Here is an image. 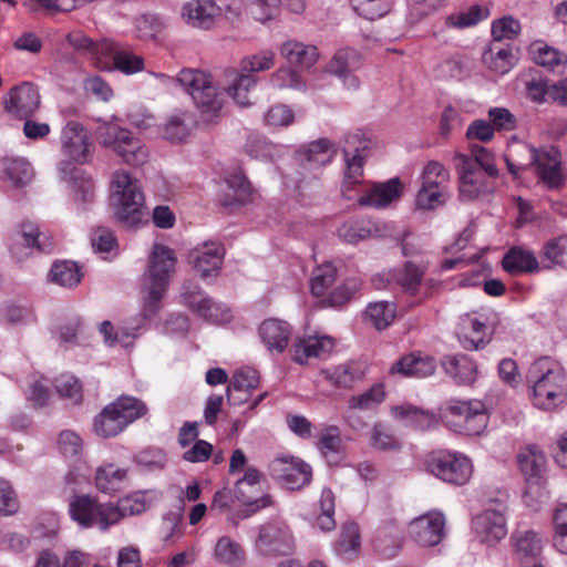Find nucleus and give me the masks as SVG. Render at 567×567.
Listing matches in <instances>:
<instances>
[{
	"mask_svg": "<svg viewBox=\"0 0 567 567\" xmlns=\"http://www.w3.org/2000/svg\"><path fill=\"white\" fill-rule=\"evenodd\" d=\"M534 406L554 411L567 402V373L549 358L536 360L527 373Z\"/></svg>",
	"mask_w": 567,
	"mask_h": 567,
	"instance_id": "nucleus-1",
	"label": "nucleus"
},
{
	"mask_svg": "<svg viewBox=\"0 0 567 567\" xmlns=\"http://www.w3.org/2000/svg\"><path fill=\"white\" fill-rule=\"evenodd\" d=\"M110 204L116 219L125 226L140 227L147 223L148 213L142 185L124 169L113 174Z\"/></svg>",
	"mask_w": 567,
	"mask_h": 567,
	"instance_id": "nucleus-2",
	"label": "nucleus"
},
{
	"mask_svg": "<svg viewBox=\"0 0 567 567\" xmlns=\"http://www.w3.org/2000/svg\"><path fill=\"white\" fill-rule=\"evenodd\" d=\"M177 257L169 247L155 244L148 256L146 271L143 276L144 316L151 318L161 308V301L176 270Z\"/></svg>",
	"mask_w": 567,
	"mask_h": 567,
	"instance_id": "nucleus-3",
	"label": "nucleus"
},
{
	"mask_svg": "<svg viewBox=\"0 0 567 567\" xmlns=\"http://www.w3.org/2000/svg\"><path fill=\"white\" fill-rule=\"evenodd\" d=\"M148 412L147 405L131 395H121L107 404L94 419L93 427L101 437H113Z\"/></svg>",
	"mask_w": 567,
	"mask_h": 567,
	"instance_id": "nucleus-4",
	"label": "nucleus"
},
{
	"mask_svg": "<svg viewBox=\"0 0 567 567\" xmlns=\"http://www.w3.org/2000/svg\"><path fill=\"white\" fill-rule=\"evenodd\" d=\"M436 414L439 421L442 420L451 430L464 435H480L488 422L485 404L480 400L451 399L439 409Z\"/></svg>",
	"mask_w": 567,
	"mask_h": 567,
	"instance_id": "nucleus-5",
	"label": "nucleus"
},
{
	"mask_svg": "<svg viewBox=\"0 0 567 567\" xmlns=\"http://www.w3.org/2000/svg\"><path fill=\"white\" fill-rule=\"evenodd\" d=\"M190 95L204 121L218 116L223 100L213 83L212 75L194 69H184L175 80Z\"/></svg>",
	"mask_w": 567,
	"mask_h": 567,
	"instance_id": "nucleus-6",
	"label": "nucleus"
},
{
	"mask_svg": "<svg viewBox=\"0 0 567 567\" xmlns=\"http://www.w3.org/2000/svg\"><path fill=\"white\" fill-rule=\"evenodd\" d=\"M69 514L82 528L96 527L106 532L121 520L120 512L113 503H99L89 495H76L69 503Z\"/></svg>",
	"mask_w": 567,
	"mask_h": 567,
	"instance_id": "nucleus-7",
	"label": "nucleus"
},
{
	"mask_svg": "<svg viewBox=\"0 0 567 567\" xmlns=\"http://www.w3.org/2000/svg\"><path fill=\"white\" fill-rule=\"evenodd\" d=\"M421 186L415 203L421 209H435L450 198V172L437 161L427 162L420 175Z\"/></svg>",
	"mask_w": 567,
	"mask_h": 567,
	"instance_id": "nucleus-8",
	"label": "nucleus"
},
{
	"mask_svg": "<svg viewBox=\"0 0 567 567\" xmlns=\"http://www.w3.org/2000/svg\"><path fill=\"white\" fill-rule=\"evenodd\" d=\"M99 138L103 146L115 152L127 165L141 166L148 161V148L126 128L105 124L99 128Z\"/></svg>",
	"mask_w": 567,
	"mask_h": 567,
	"instance_id": "nucleus-9",
	"label": "nucleus"
},
{
	"mask_svg": "<svg viewBox=\"0 0 567 567\" xmlns=\"http://www.w3.org/2000/svg\"><path fill=\"white\" fill-rule=\"evenodd\" d=\"M426 467L439 480L458 486L466 484L473 473V465L467 456L450 451L433 453L426 462Z\"/></svg>",
	"mask_w": 567,
	"mask_h": 567,
	"instance_id": "nucleus-10",
	"label": "nucleus"
},
{
	"mask_svg": "<svg viewBox=\"0 0 567 567\" xmlns=\"http://www.w3.org/2000/svg\"><path fill=\"white\" fill-rule=\"evenodd\" d=\"M181 298L188 309L206 321L223 323L230 319L229 309L224 303L215 302L193 281H185L182 285Z\"/></svg>",
	"mask_w": 567,
	"mask_h": 567,
	"instance_id": "nucleus-11",
	"label": "nucleus"
},
{
	"mask_svg": "<svg viewBox=\"0 0 567 567\" xmlns=\"http://www.w3.org/2000/svg\"><path fill=\"white\" fill-rule=\"evenodd\" d=\"M270 476L282 487L297 491L307 486L312 478V468L299 457L279 455L268 465Z\"/></svg>",
	"mask_w": 567,
	"mask_h": 567,
	"instance_id": "nucleus-12",
	"label": "nucleus"
},
{
	"mask_svg": "<svg viewBox=\"0 0 567 567\" xmlns=\"http://www.w3.org/2000/svg\"><path fill=\"white\" fill-rule=\"evenodd\" d=\"M293 545L295 539L289 526L279 518L260 525L255 540L256 549L262 555H287L292 550Z\"/></svg>",
	"mask_w": 567,
	"mask_h": 567,
	"instance_id": "nucleus-13",
	"label": "nucleus"
},
{
	"mask_svg": "<svg viewBox=\"0 0 567 567\" xmlns=\"http://www.w3.org/2000/svg\"><path fill=\"white\" fill-rule=\"evenodd\" d=\"M61 152L70 161L89 163L93 156L90 132L78 121H69L61 131Z\"/></svg>",
	"mask_w": 567,
	"mask_h": 567,
	"instance_id": "nucleus-14",
	"label": "nucleus"
},
{
	"mask_svg": "<svg viewBox=\"0 0 567 567\" xmlns=\"http://www.w3.org/2000/svg\"><path fill=\"white\" fill-rule=\"evenodd\" d=\"M472 528L480 543L493 546L507 534L505 506L502 503L487 507L476 515Z\"/></svg>",
	"mask_w": 567,
	"mask_h": 567,
	"instance_id": "nucleus-15",
	"label": "nucleus"
},
{
	"mask_svg": "<svg viewBox=\"0 0 567 567\" xmlns=\"http://www.w3.org/2000/svg\"><path fill=\"white\" fill-rule=\"evenodd\" d=\"M53 240L39 230L38 225L33 223H23L21 228L14 235L13 243L10 245V252L18 261H23L35 251H53Z\"/></svg>",
	"mask_w": 567,
	"mask_h": 567,
	"instance_id": "nucleus-16",
	"label": "nucleus"
},
{
	"mask_svg": "<svg viewBox=\"0 0 567 567\" xmlns=\"http://www.w3.org/2000/svg\"><path fill=\"white\" fill-rule=\"evenodd\" d=\"M491 317L485 313H466L460 318L457 338L467 350H478L485 347L491 339Z\"/></svg>",
	"mask_w": 567,
	"mask_h": 567,
	"instance_id": "nucleus-17",
	"label": "nucleus"
},
{
	"mask_svg": "<svg viewBox=\"0 0 567 567\" xmlns=\"http://www.w3.org/2000/svg\"><path fill=\"white\" fill-rule=\"evenodd\" d=\"M455 166L460 179V196L465 200H473L488 189L487 173L476 168L475 161H468L467 155L457 154Z\"/></svg>",
	"mask_w": 567,
	"mask_h": 567,
	"instance_id": "nucleus-18",
	"label": "nucleus"
},
{
	"mask_svg": "<svg viewBox=\"0 0 567 567\" xmlns=\"http://www.w3.org/2000/svg\"><path fill=\"white\" fill-rule=\"evenodd\" d=\"M425 269L412 261H406L402 267L382 272L372 278L377 289H383L389 284H396L403 291L415 295L423 280Z\"/></svg>",
	"mask_w": 567,
	"mask_h": 567,
	"instance_id": "nucleus-19",
	"label": "nucleus"
},
{
	"mask_svg": "<svg viewBox=\"0 0 567 567\" xmlns=\"http://www.w3.org/2000/svg\"><path fill=\"white\" fill-rule=\"evenodd\" d=\"M445 518L442 513L429 512L409 524L410 537L421 546H435L444 537Z\"/></svg>",
	"mask_w": 567,
	"mask_h": 567,
	"instance_id": "nucleus-20",
	"label": "nucleus"
},
{
	"mask_svg": "<svg viewBox=\"0 0 567 567\" xmlns=\"http://www.w3.org/2000/svg\"><path fill=\"white\" fill-rule=\"evenodd\" d=\"M225 248L216 241H206L189 252V261L202 278L217 276L224 260Z\"/></svg>",
	"mask_w": 567,
	"mask_h": 567,
	"instance_id": "nucleus-21",
	"label": "nucleus"
},
{
	"mask_svg": "<svg viewBox=\"0 0 567 567\" xmlns=\"http://www.w3.org/2000/svg\"><path fill=\"white\" fill-rule=\"evenodd\" d=\"M40 106V94L31 83L11 89L4 99V109L19 118L30 117Z\"/></svg>",
	"mask_w": 567,
	"mask_h": 567,
	"instance_id": "nucleus-22",
	"label": "nucleus"
},
{
	"mask_svg": "<svg viewBox=\"0 0 567 567\" xmlns=\"http://www.w3.org/2000/svg\"><path fill=\"white\" fill-rule=\"evenodd\" d=\"M336 346L334 339L326 334H313L298 338L291 348L292 360L306 364L310 359L328 357Z\"/></svg>",
	"mask_w": 567,
	"mask_h": 567,
	"instance_id": "nucleus-23",
	"label": "nucleus"
},
{
	"mask_svg": "<svg viewBox=\"0 0 567 567\" xmlns=\"http://www.w3.org/2000/svg\"><path fill=\"white\" fill-rule=\"evenodd\" d=\"M220 7L213 0H189L183 4V21L197 29L210 30L220 16Z\"/></svg>",
	"mask_w": 567,
	"mask_h": 567,
	"instance_id": "nucleus-24",
	"label": "nucleus"
},
{
	"mask_svg": "<svg viewBox=\"0 0 567 567\" xmlns=\"http://www.w3.org/2000/svg\"><path fill=\"white\" fill-rule=\"evenodd\" d=\"M532 157L539 179L550 189L558 188L563 184L559 151L553 146L534 150Z\"/></svg>",
	"mask_w": 567,
	"mask_h": 567,
	"instance_id": "nucleus-25",
	"label": "nucleus"
},
{
	"mask_svg": "<svg viewBox=\"0 0 567 567\" xmlns=\"http://www.w3.org/2000/svg\"><path fill=\"white\" fill-rule=\"evenodd\" d=\"M368 372L363 361L350 360L320 372L322 378L338 389H351L361 382Z\"/></svg>",
	"mask_w": 567,
	"mask_h": 567,
	"instance_id": "nucleus-26",
	"label": "nucleus"
},
{
	"mask_svg": "<svg viewBox=\"0 0 567 567\" xmlns=\"http://www.w3.org/2000/svg\"><path fill=\"white\" fill-rule=\"evenodd\" d=\"M257 85V78L241 70L227 69L223 84L225 93L239 106L251 104L250 93Z\"/></svg>",
	"mask_w": 567,
	"mask_h": 567,
	"instance_id": "nucleus-27",
	"label": "nucleus"
},
{
	"mask_svg": "<svg viewBox=\"0 0 567 567\" xmlns=\"http://www.w3.org/2000/svg\"><path fill=\"white\" fill-rule=\"evenodd\" d=\"M511 544L517 559L525 564V560L537 561L544 548L543 537L535 530L517 528L511 535Z\"/></svg>",
	"mask_w": 567,
	"mask_h": 567,
	"instance_id": "nucleus-28",
	"label": "nucleus"
},
{
	"mask_svg": "<svg viewBox=\"0 0 567 567\" xmlns=\"http://www.w3.org/2000/svg\"><path fill=\"white\" fill-rule=\"evenodd\" d=\"M403 192V185L399 177H393L384 183L374 184L365 194L359 197L361 206L384 208L398 200Z\"/></svg>",
	"mask_w": 567,
	"mask_h": 567,
	"instance_id": "nucleus-29",
	"label": "nucleus"
},
{
	"mask_svg": "<svg viewBox=\"0 0 567 567\" xmlns=\"http://www.w3.org/2000/svg\"><path fill=\"white\" fill-rule=\"evenodd\" d=\"M259 385V373L250 367L236 371L227 388V399L233 405H240L248 401L251 391Z\"/></svg>",
	"mask_w": 567,
	"mask_h": 567,
	"instance_id": "nucleus-30",
	"label": "nucleus"
},
{
	"mask_svg": "<svg viewBox=\"0 0 567 567\" xmlns=\"http://www.w3.org/2000/svg\"><path fill=\"white\" fill-rule=\"evenodd\" d=\"M391 415L404 426L415 430H430L439 424L436 413L409 403L392 406Z\"/></svg>",
	"mask_w": 567,
	"mask_h": 567,
	"instance_id": "nucleus-31",
	"label": "nucleus"
},
{
	"mask_svg": "<svg viewBox=\"0 0 567 567\" xmlns=\"http://www.w3.org/2000/svg\"><path fill=\"white\" fill-rule=\"evenodd\" d=\"M101 53L111 55L115 70L124 74H134L144 69V60L118 43L105 40L101 43Z\"/></svg>",
	"mask_w": 567,
	"mask_h": 567,
	"instance_id": "nucleus-32",
	"label": "nucleus"
},
{
	"mask_svg": "<svg viewBox=\"0 0 567 567\" xmlns=\"http://www.w3.org/2000/svg\"><path fill=\"white\" fill-rule=\"evenodd\" d=\"M259 336L269 352L281 353L288 346L291 328L286 321L267 319L259 327Z\"/></svg>",
	"mask_w": 567,
	"mask_h": 567,
	"instance_id": "nucleus-33",
	"label": "nucleus"
},
{
	"mask_svg": "<svg viewBox=\"0 0 567 567\" xmlns=\"http://www.w3.org/2000/svg\"><path fill=\"white\" fill-rule=\"evenodd\" d=\"M483 63L492 72L504 75L516 64V55L511 44L492 41L483 52Z\"/></svg>",
	"mask_w": 567,
	"mask_h": 567,
	"instance_id": "nucleus-34",
	"label": "nucleus"
},
{
	"mask_svg": "<svg viewBox=\"0 0 567 567\" xmlns=\"http://www.w3.org/2000/svg\"><path fill=\"white\" fill-rule=\"evenodd\" d=\"M435 360L429 355L408 354L396 361L390 369L391 374L403 377L426 378L435 371Z\"/></svg>",
	"mask_w": 567,
	"mask_h": 567,
	"instance_id": "nucleus-35",
	"label": "nucleus"
},
{
	"mask_svg": "<svg viewBox=\"0 0 567 567\" xmlns=\"http://www.w3.org/2000/svg\"><path fill=\"white\" fill-rule=\"evenodd\" d=\"M279 52L289 64L297 65L301 69L311 68L319 58L317 47L293 39L281 43Z\"/></svg>",
	"mask_w": 567,
	"mask_h": 567,
	"instance_id": "nucleus-36",
	"label": "nucleus"
},
{
	"mask_svg": "<svg viewBox=\"0 0 567 567\" xmlns=\"http://www.w3.org/2000/svg\"><path fill=\"white\" fill-rule=\"evenodd\" d=\"M213 559L219 565L243 567L246 563V550L240 543L224 535L214 545Z\"/></svg>",
	"mask_w": 567,
	"mask_h": 567,
	"instance_id": "nucleus-37",
	"label": "nucleus"
},
{
	"mask_svg": "<svg viewBox=\"0 0 567 567\" xmlns=\"http://www.w3.org/2000/svg\"><path fill=\"white\" fill-rule=\"evenodd\" d=\"M70 194L81 209L94 202L95 184L90 175L81 168H72L69 176Z\"/></svg>",
	"mask_w": 567,
	"mask_h": 567,
	"instance_id": "nucleus-38",
	"label": "nucleus"
},
{
	"mask_svg": "<svg viewBox=\"0 0 567 567\" xmlns=\"http://www.w3.org/2000/svg\"><path fill=\"white\" fill-rule=\"evenodd\" d=\"M336 153L334 145L327 138L315 141L299 153L302 167L307 171L320 168L329 164Z\"/></svg>",
	"mask_w": 567,
	"mask_h": 567,
	"instance_id": "nucleus-39",
	"label": "nucleus"
},
{
	"mask_svg": "<svg viewBox=\"0 0 567 567\" xmlns=\"http://www.w3.org/2000/svg\"><path fill=\"white\" fill-rule=\"evenodd\" d=\"M520 472L527 481L540 478L546 467V456L537 445H528L517 454Z\"/></svg>",
	"mask_w": 567,
	"mask_h": 567,
	"instance_id": "nucleus-40",
	"label": "nucleus"
},
{
	"mask_svg": "<svg viewBox=\"0 0 567 567\" xmlns=\"http://www.w3.org/2000/svg\"><path fill=\"white\" fill-rule=\"evenodd\" d=\"M161 496V493L155 489L138 491L122 498L118 505L115 506L122 519L126 515H137L145 512L158 502Z\"/></svg>",
	"mask_w": 567,
	"mask_h": 567,
	"instance_id": "nucleus-41",
	"label": "nucleus"
},
{
	"mask_svg": "<svg viewBox=\"0 0 567 567\" xmlns=\"http://www.w3.org/2000/svg\"><path fill=\"white\" fill-rule=\"evenodd\" d=\"M442 365L457 383H472L476 379V364L465 354L446 355Z\"/></svg>",
	"mask_w": 567,
	"mask_h": 567,
	"instance_id": "nucleus-42",
	"label": "nucleus"
},
{
	"mask_svg": "<svg viewBox=\"0 0 567 567\" xmlns=\"http://www.w3.org/2000/svg\"><path fill=\"white\" fill-rule=\"evenodd\" d=\"M361 547L358 524L350 522L342 525L340 536L334 545L336 553L343 559L355 557Z\"/></svg>",
	"mask_w": 567,
	"mask_h": 567,
	"instance_id": "nucleus-43",
	"label": "nucleus"
},
{
	"mask_svg": "<svg viewBox=\"0 0 567 567\" xmlns=\"http://www.w3.org/2000/svg\"><path fill=\"white\" fill-rule=\"evenodd\" d=\"M386 392L382 383H375L367 391L350 396L348 400V410L354 411H375L385 400Z\"/></svg>",
	"mask_w": 567,
	"mask_h": 567,
	"instance_id": "nucleus-44",
	"label": "nucleus"
},
{
	"mask_svg": "<svg viewBox=\"0 0 567 567\" xmlns=\"http://www.w3.org/2000/svg\"><path fill=\"white\" fill-rule=\"evenodd\" d=\"M127 477V470L116 467L114 464H105L97 467L95 473V485L103 493L118 491Z\"/></svg>",
	"mask_w": 567,
	"mask_h": 567,
	"instance_id": "nucleus-45",
	"label": "nucleus"
},
{
	"mask_svg": "<svg viewBox=\"0 0 567 567\" xmlns=\"http://www.w3.org/2000/svg\"><path fill=\"white\" fill-rule=\"evenodd\" d=\"M377 233V227L372 220L361 218L343 223L338 228V236L349 244H358Z\"/></svg>",
	"mask_w": 567,
	"mask_h": 567,
	"instance_id": "nucleus-46",
	"label": "nucleus"
},
{
	"mask_svg": "<svg viewBox=\"0 0 567 567\" xmlns=\"http://www.w3.org/2000/svg\"><path fill=\"white\" fill-rule=\"evenodd\" d=\"M396 305L392 301H377L368 305L364 317L378 330L388 328L395 319Z\"/></svg>",
	"mask_w": 567,
	"mask_h": 567,
	"instance_id": "nucleus-47",
	"label": "nucleus"
},
{
	"mask_svg": "<svg viewBox=\"0 0 567 567\" xmlns=\"http://www.w3.org/2000/svg\"><path fill=\"white\" fill-rule=\"evenodd\" d=\"M190 122L192 117L186 112L173 114L158 133L172 143L184 142L190 133Z\"/></svg>",
	"mask_w": 567,
	"mask_h": 567,
	"instance_id": "nucleus-48",
	"label": "nucleus"
},
{
	"mask_svg": "<svg viewBox=\"0 0 567 567\" xmlns=\"http://www.w3.org/2000/svg\"><path fill=\"white\" fill-rule=\"evenodd\" d=\"M503 268L509 274L530 272L538 268V261L533 252L512 248L503 258Z\"/></svg>",
	"mask_w": 567,
	"mask_h": 567,
	"instance_id": "nucleus-49",
	"label": "nucleus"
},
{
	"mask_svg": "<svg viewBox=\"0 0 567 567\" xmlns=\"http://www.w3.org/2000/svg\"><path fill=\"white\" fill-rule=\"evenodd\" d=\"M228 192L223 199L224 206L241 205L247 202L251 195V185L249 181L240 173L233 174L226 179Z\"/></svg>",
	"mask_w": 567,
	"mask_h": 567,
	"instance_id": "nucleus-50",
	"label": "nucleus"
},
{
	"mask_svg": "<svg viewBox=\"0 0 567 567\" xmlns=\"http://www.w3.org/2000/svg\"><path fill=\"white\" fill-rule=\"evenodd\" d=\"M2 169L7 177L17 186H23L33 178V168L31 164L22 157L4 158Z\"/></svg>",
	"mask_w": 567,
	"mask_h": 567,
	"instance_id": "nucleus-51",
	"label": "nucleus"
},
{
	"mask_svg": "<svg viewBox=\"0 0 567 567\" xmlns=\"http://www.w3.org/2000/svg\"><path fill=\"white\" fill-rule=\"evenodd\" d=\"M361 65L360 54L353 49H341L331 59L328 70L338 78L346 76Z\"/></svg>",
	"mask_w": 567,
	"mask_h": 567,
	"instance_id": "nucleus-52",
	"label": "nucleus"
},
{
	"mask_svg": "<svg viewBox=\"0 0 567 567\" xmlns=\"http://www.w3.org/2000/svg\"><path fill=\"white\" fill-rule=\"evenodd\" d=\"M83 277L78 264L73 261H59L53 264L50 278L53 282L63 287L76 286Z\"/></svg>",
	"mask_w": 567,
	"mask_h": 567,
	"instance_id": "nucleus-53",
	"label": "nucleus"
},
{
	"mask_svg": "<svg viewBox=\"0 0 567 567\" xmlns=\"http://www.w3.org/2000/svg\"><path fill=\"white\" fill-rule=\"evenodd\" d=\"M337 268L331 262L318 266L310 279V291L316 297L324 296L328 289L334 284Z\"/></svg>",
	"mask_w": 567,
	"mask_h": 567,
	"instance_id": "nucleus-54",
	"label": "nucleus"
},
{
	"mask_svg": "<svg viewBox=\"0 0 567 567\" xmlns=\"http://www.w3.org/2000/svg\"><path fill=\"white\" fill-rule=\"evenodd\" d=\"M488 12L486 9L475 4L466 10L458 11L446 17L445 24L450 28L465 29L476 25L486 19Z\"/></svg>",
	"mask_w": 567,
	"mask_h": 567,
	"instance_id": "nucleus-55",
	"label": "nucleus"
},
{
	"mask_svg": "<svg viewBox=\"0 0 567 567\" xmlns=\"http://www.w3.org/2000/svg\"><path fill=\"white\" fill-rule=\"evenodd\" d=\"M529 51L537 64L551 70L559 68L567 62V58L564 53L543 42H534L530 45Z\"/></svg>",
	"mask_w": 567,
	"mask_h": 567,
	"instance_id": "nucleus-56",
	"label": "nucleus"
},
{
	"mask_svg": "<svg viewBox=\"0 0 567 567\" xmlns=\"http://www.w3.org/2000/svg\"><path fill=\"white\" fill-rule=\"evenodd\" d=\"M318 447L329 462H331L330 457L333 462H337L342 450V440L339 429L337 426L323 429L319 436Z\"/></svg>",
	"mask_w": 567,
	"mask_h": 567,
	"instance_id": "nucleus-57",
	"label": "nucleus"
},
{
	"mask_svg": "<svg viewBox=\"0 0 567 567\" xmlns=\"http://www.w3.org/2000/svg\"><path fill=\"white\" fill-rule=\"evenodd\" d=\"M353 10L368 20L384 17L391 9L392 0H350Z\"/></svg>",
	"mask_w": 567,
	"mask_h": 567,
	"instance_id": "nucleus-58",
	"label": "nucleus"
},
{
	"mask_svg": "<svg viewBox=\"0 0 567 567\" xmlns=\"http://www.w3.org/2000/svg\"><path fill=\"white\" fill-rule=\"evenodd\" d=\"M319 504L321 514L316 519V526L323 532H330L336 527L334 494L330 488L322 489Z\"/></svg>",
	"mask_w": 567,
	"mask_h": 567,
	"instance_id": "nucleus-59",
	"label": "nucleus"
},
{
	"mask_svg": "<svg viewBox=\"0 0 567 567\" xmlns=\"http://www.w3.org/2000/svg\"><path fill=\"white\" fill-rule=\"evenodd\" d=\"M522 31L519 20L512 16H504L492 23V37L494 42L515 40Z\"/></svg>",
	"mask_w": 567,
	"mask_h": 567,
	"instance_id": "nucleus-60",
	"label": "nucleus"
},
{
	"mask_svg": "<svg viewBox=\"0 0 567 567\" xmlns=\"http://www.w3.org/2000/svg\"><path fill=\"white\" fill-rule=\"evenodd\" d=\"M100 332L104 337V341L113 347L115 344H120L124 348H127L133 344V340L136 334L133 332V329L126 327L114 328V326L110 321H104L100 326Z\"/></svg>",
	"mask_w": 567,
	"mask_h": 567,
	"instance_id": "nucleus-61",
	"label": "nucleus"
},
{
	"mask_svg": "<svg viewBox=\"0 0 567 567\" xmlns=\"http://www.w3.org/2000/svg\"><path fill=\"white\" fill-rule=\"evenodd\" d=\"M275 65V53L270 50L247 55L240 61V70L247 74L270 70Z\"/></svg>",
	"mask_w": 567,
	"mask_h": 567,
	"instance_id": "nucleus-62",
	"label": "nucleus"
},
{
	"mask_svg": "<svg viewBox=\"0 0 567 567\" xmlns=\"http://www.w3.org/2000/svg\"><path fill=\"white\" fill-rule=\"evenodd\" d=\"M55 390L61 398L72 404H79L83 399L82 384L74 375L62 374L55 380Z\"/></svg>",
	"mask_w": 567,
	"mask_h": 567,
	"instance_id": "nucleus-63",
	"label": "nucleus"
},
{
	"mask_svg": "<svg viewBox=\"0 0 567 567\" xmlns=\"http://www.w3.org/2000/svg\"><path fill=\"white\" fill-rule=\"evenodd\" d=\"M555 534L553 543L561 554H567V504L559 505L554 514Z\"/></svg>",
	"mask_w": 567,
	"mask_h": 567,
	"instance_id": "nucleus-64",
	"label": "nucleus"
}]
</instances>
